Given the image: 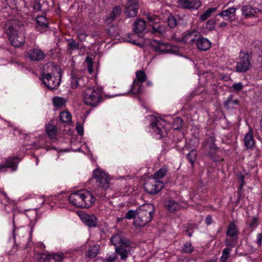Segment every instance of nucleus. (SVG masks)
I'll return each mask as SVG.
<instances>
[{
    "instance_id": "9b49d317",
    "label": "nucleus",
    "mask_w": 262,
    "mask_h": 262,
    "mask_svg": "<svg viewBox=\"0 0 262 262\" xmlns=\"http://www.w3.org/2000/svg\"><path fill=\"white\" fill-rule=\"evenodd\" d=\"M215 137L214 135L212 133L202 144L203 148L208 152L209 156H212L218 149L217 146L215 144Z\"/></svg>"
},
{
    "instance_id": "49530a36",
    "label": "nucleus",
    "mask_w": 262,
    "mask_h": 262,
    "mask_svg": "<svg viewBox=\"0 0 262 262\" xmlns=\"http://www.w3.org/2000/svg\"><path fill=\"white\" fill-rule=\"evenodd\" d=\"M167 24L170 28H175L177 25L176 17L172 15H170L167 18Z\"/></svg>"
},
{
    "instance_id": "aec40b11",
    "label": "nucleus",
    "mask_w": 262,
    "mask_h": 262,
    "mask_svg": "<svg viewBox=\"0 0 262 262\" xmlns=\"http://www.w3.org/2000/svg\"><path fill=\"white\" fill-rule=\"evenodd\" d=\"M122 12L120 6H115L112 8L109 15L105 19V23L107 25H110L114 20L118 18Z\"/></svg>"
},
{
    "instance_id": "5701e85b",
    "label": "nucleus",
    "mask_w": 262,
    "mask_h": 262,
    "mask_svg": "<svg viewBox=\"0 0 262 262\" xmlns=\"http://www.w3.org/2000/svg\"><path fill=\"white\" fill-rule=\"evenodd\" d=\"M200 34L198 31H191L184 36L183 40L186 44L193 46L195 44L197 39L199 38Z\"/></svg>"
},
{
    "instance_id": "f257e3e1",
    "label": "nucleus",
    "mask_w": 262,
    "mask_h": 262,
    "mask_svg": "<svg viewBox=\"0 0 262 262\" xmlns=\"http://www.w3.org/2000/svg\"><path fill=\"white\" fill-rule=\"evenodd\" d=\"M111 244L115 247V252L107 254L103 262H115L118 257L122 261H126L132 254V242L122 233L114 234L110 238Z\"/></svg>"
},
{
    "instance_id": "473e14b6",
    "label": "nucleus",
    "mask_w": 262,
    "mask_h": 262,
    "mask_svg": "<svg viewBox=\"0 0 262 262\" xmlns=\"http://www.w3.org/2000/svg\"><path fill=\"white\" fill-rule=\"evenodd\" d=\"M168 171V167L164 166L154 173V178L156 180L163 178L166 175Z\"/></svg>"
},
{
    "instance_id": "13d9d810",
    "label": "nucleus",
    "mask_w": 262,
    "mask_h": 262,
    "mask_svg": "<svg viewBox=\"0 0 262 262\" xmlns=\"http://www.w3.org/2000/svg\"><path fill=\"white\" fill-rule=\"evenodd\" d=\"M212 219L211 216L208 215L206 216L205 219L206 224L207 225H209L212 223Z\"/></svg>"
},
{
    "instance_id": "393cba45",
    "label": "nucleus",
    "mask_w": 262,
    "mask_h": 262,
    "mask_svg": "<svg viewBox=\"0 0 262 262\" xmlns=\"http://www.w3.org/2000/svg\"><path fill=\"white\" fill-rule=\"evenodd\" d=\"M81 219L86 226L90 227H94L97 226V220L94 215L84 214L81 216Z\"/></svg>"
},
{
    "instance_id": "3c124183",
    "label": "nucleus",
    "mask_w": 262,
    "mask_h": 262,
    "mask_svg": "<svg viewBox=\"0 0 262 262\" xmlns=\"http://www.w3.org/2000/svg\"><path fill=\"white\" fill-rule=\"evenodd\" d=\"M232 88L235 91H239L243 88V85L241 82L234 83Z\"/></svg>"
},
{
    "instance_id": "7c9ffc66",
    "label": "nucleus",
    "mask_w": 262,
    "mask_h": 262,
    "mask_svg": "<svg viewBox=\"0 0 262 262\" xmlns=\"http://www.w3.org/2000/svg\"><path fill=\"white\" fill-rule=\"evenodd\" d=\"M64 258L63 254H55L47 256L43 262H62Z\"/></svg>"
},
{
    "instance_id": "de8ad7c7",
    "label": "nucleus",
    "mask_w": 262,
    "mask_h": 262,
    "mask_svg": "<svg viewBox=\"0 0 262 262\" xmlns=\"http://www.w3.org/2000/svg\"><path fill=\"white\" fill-rule=\"evenodd\" d=\"M27 232L24 228L15 229L13 230V236L14 241L16 240V236H18L20 237L21 235L24 236L25 234H27Z\"/></svg>"
},
{
    "instance_id": "c9c22d12",
    "label": "nucleus",
    "mask_w": 262,
    "mask_h": 262,
    "mask_svg": "<svg viewBox=\"0 0 262 262\" xmlns=\"http://www.w3.org/2000/svg\"><path fill=\"white\" fill-rule=\"evenodd\" d=\"M197 151L195 149H192L187 155V159L190 162L191 166H193L196 159Z\"/></svg>"
},
{
    "instance_id": "f8f14e48",
    "label": "nucleus",
    "mask_w": 262,
    "mask_h": 262,
    "mask_svg": "<svg viewBox=\"0 0 262 262\" xmlns=\"http://www.w3.org/2000/svg\"><path fill=\"white\" fill-rule=\"evenodd\" d=\"M20 159L17 157H9L5 162L0 164V172H6L8 168H11L12 171H15Z\"/></svg>"
},
{
    "instance_id": "6ab92c4d",
    "label": "nucleus",
    "mask_w": 262,
    "mask_h": 262,
    "mask_svg": "<svg viewBox=\"0 0 262 262\" xmlns=\"http://www.w3.org/2000/svg\"><path fill=\"white\" fill-rule=\"evenodd\" d=\"M81 190L73 192L69 197V201L72 205L82 208Z\"/></svg>"
},
{
    "instance_id": "338daca9",
    "label": "nucleus",
    "mask_w": 262,
    "mask_h": 262,
    "mask_svg": "<svg viewBox=\"0 0 262 262\" xmlns=\"http://www.w3.org/2000/svg\"><path fill=\"white\" fill-rule=\"evenodd\" d=\"M85 60H86V61L89 62H91V61H91V59L90 57H87L86 58Z\"/></svg>"
},
{
    "instance_id": "4d7b16f0",
    "label": "nucleus",
    "mask_w": 262,
    "mask_h": 262,
    "mask_svg": "<svg viewBox=\"0 0 262 262\" xmlns=\"http://www.w3.org/2000/svg\"><path fill=\"white\" fill-rule=\"evenodd\" d=\"M3 196L5 199L7 203L10 202V199L7 196V194L4 191H3L2 189H0V196Z\"/></svg>"
},
{
    "instance_id": "e2e57ef3",
    "label": "nucleus",
    "mask_w": 262,
    "mask_h": 262,
    "mask_svg": "<svg viewBox=\"0 0 262 262\" xmlns=\"http://www.w3.org/2000/svg\"><path fill=\"white\" fill-rule=\"evenodd\" d=\"M244 176H242L241 177V183L239 186V188L242 189L243 188V185H244Z\"/></svg>"
},
{
    "instance_id": "8fccbe9b",
    "label": "nucleus",
    "mask_w": 262,
    "mask_h": 262,
    "mask_svg": "<svg viewBox=\"0 0 262 262\" xmlns=\"http://www.w3.org/2000/svg\"><path fill=\"white\" fill-rule=\"evenodd\" d=\"M257 219L256 217H252L251 221L248 223V226L251 228H255L257 226Z\"/></svg>"
},
{
    "instance_id": "39448f33",
    "label": "nucleus",
    "mask_w": 262,
    "mask_h": 262,
    "mask_svg": "<svg viewBox=\"0 0 262 262\" xmlns=\"http://www.w3.org/2000/svg\"><path fill=\"white\" fill-rule=\"evenodd\" d=\"M103 100L102 89L98 87H87L83 92L84 103L91 107L97 106Z\"/></svg>"
},
{
    "instance_id": "f03ea898",
    "label": "nucleus",
    "mask_w": 262,
    "mask_h": 262,
    "mask_svg": "<svg viewBox=\"0 0 262 262\" xmlns=\"http://www.w3.org/2000/svg\"><path fill=\"white\" fill-rule=\"evenodd\" d=\"M5 29L13 46L18 48L24 44V28L19 21L16 19L8 20L6 24Z\"/></svg>"
},
{
    "instance_id": "58836bf2",
    "label": "nucleus",
    "mask_w": 262,
    "mask_h": 262,
    "mask_svg": "<svg viewBox=\"0 0 262 262\" xmlns=\"http://www.w3.org/2000/svg\"><path fill=\"white\" fill-rule=\"evenodd\" d=\"M238 241L237 237H228L226 238L225 240V244L228 248L230 247V248L234 247L235 245L237 244Z\"/></svg>"
},
{
    "instance_id": "37998d69",
    "label": "nucleus",
    "mask_w": 262,
    "mask_h": 262,
    "mask_svg": "<svg viewBox=\"0 0 262 262\" xmlns=\"http://www.w3.org/2000/svg\"><path fill=\"white\" fill-rule=\"evenodd\" d=\"M53 102L55 106L58 107H61L65 105L66 101L65 100L61 97H54L53 99Z\"/></svg>"
},
{
    "instance_id": "4be33fe9",
    "label": "nucleus",
    "mask_w": 262,
    "mask_h": 262,
    "mask_svg": "<svg viewBox=\"0 0 262 262\" xmlns=\"http://www.w3.org/2000/svg\"><path fill=\"white\" fill-rule=\"evenodd\" d=\"M236 9L234 7H230L222 11L219 15L226 20L232 21L235 19Z\"/></svg>"
},
{
    "instance_id": "0eeeda50",
    "label": "nucleus",
    "mask_w": 262,
    "mask_h": 262,
    "mask_svg": "<svg viewBox=\"0 0 262 262\" xmlns=\"http://www.w3.org/2000/svg\"><path fill=\"white\" fill-rule=\"evenodd\" d=\"M150 46L156 52L161 53H176L178 49L176 46L161 42L159 40H154L150 43Z\"/></svg>"
},
{
    "instance_id": "2eb2a0df",
    "label": "nucleus",
    "mask_w": 262,
    "mask_h": 262,
    "mask_svg": "<svg viewBox=\"0 0 262 262\" xmlns=\"http://www.w3.org/2000/svg\"><path fill=\"white\" fill-rule=\"evenodd\" d=\"M27 56L32 61H40L46 56L44 52L39 48L30 49L27 52Z\"/></svg>"
},
{
    "instance_id": "1a4fd4ad",
    "label": "nucleus",
    "mask_w": 262,
    "mask_h": 262,
    "mask_svg": "<svg viewBox=\"0 0 262 262\" xmlns=\"http://www.w3.org/2000/svg\"><path fill=\"white\" fill-rule=\"evenodd\" d=\"M163 122L164 121L161 119L154 118V120L150 124L154 136L157 139L162 138L166 134L165 129L162 124Z\"/></svg>"
},
{
    "instance_id": "774afa93",
    "label": "nucleus",
    "mask_w": 262,
    "mask_h": 262,
    "mask_svg": "<svg viewBox=\"0 0 262 262\" xmlns=\"http://www.w3.org/2000/svg\"><path fill=\"white\" fill-rule=\"evenodd\" d=\"M260 124L261 129L262 130V117H261V119L260 120Z\"/></svg>"
},
{
    "instance_id": "5fc2aeb1",
    "label": "nucleus",
    "mask_w": 262,
    "mask_h": 262,
    "mask_svg": "<svg viewBox=\"0 0 262 262\" xmlns=\"http://www.w3.org/2000/svg\"><path fill=\"white\" fill-rule=\"evenodd\" d=\"M215 24V20L213 19H210L207 23V27L208 28L211 30L214 28Z\"/></svg>"
},
{
    "instance_id": "6e6552de",
    "label": "nucleus",
    "mask_w": 262,
    "mask_h": 262,
    "mask_svg": "<svg viewBox=\"0 0 262 262\" xmlns=\"http://www.w3.org/2000/svg\"><path fill=\"white\" fill-rule=\"evenodd\" d=\"M164 187L162 181H158L154 178L146 181L144 184L145 190L149 194H155L159 192Z\"/></svg>"
},
{
    "instance_id": "ddd939ff",
    "label": "nucleus",
    "mask_w": 262,
    "mask_h": 262,
    "mask_svg": "<svg viewBox=\"0 0 262 262\" xmlns=\"http://www.w3.org/2000/svg\"><path fill=\"white\" fill-rule=\"evenodd\" d=\"M138 9L139 4L137 0H127L125 10V13L127 17L136 16Z\"/></svg>"
},
{
    "instance_id": "c03bdc74",
    "label": "nucleus",
    "mask_w": 262,
    "mask_h": 262,
    "mask_svg": "<svg viewBox=\"0 0 262 262\" xmlns=\"http://www.w3.org/2000/svg\"><path fill=\"white\" fill-rule=\"evenodd\" d=\"M79 49V44L77 43L74 39H71L68 45L67 50L68 51H73L78 50Z\"/></svg>"
},
{
    "instance_id": "2f4dec72",
    "label": "nucleus",
    "mask_w": 262,
    "mask_h": 262,
    "mask_svg": "<svg viewBox=\"0 0 262 262\" xmlns=\"http://www.w3.org/2000/svg\"><path fill=\"white\" fill-rule=\"evenodd\" d=\"M46 133L51 139H55L57 136V128L52 124H48L46 125Z\"/></svg>"
},
{
    "instance_id": "20e7f679",
    "label": "nucleus",
    "mask_w": 262,
    "mask_h": 262,
    "mask_svg": "<svg viewBox=\"0 0 262 262\" xmlns=\"http://www.w3.org/2000/svg\"><path fill=\"white\" fill-rule=\"evenodd\" d=\"M93 178L95 179L97 187L95 190L96 194L101 199L105 198L104 191L110 187V176L103 170L97 168L93 171Z\"/></svg>"
},
{
    "instance_id": "09e8293b",
    "label": "nucleus",
    "mask_w": 262,
    "mask_h": 262,
    "mask_svg": "<svg viewBox=\"0 0 262 262\" xmlns=\"http://www.w3.org/2000/svg\"><path fill=\"white\" fill-rule=\"evenodd\" d=\"M137 216V210L134 211L133 210H129L128 211V212L126 213L125 216L124 218L130 220L132 219H134V220H135V218Z\"/></svg>"
},
{
    "instance_id": "a18cd8bd",
    "label": "nucleus",
    "mask_w": 262,
    "mask_h": 262,
    "mask_svg": "<svg viewBox=\"0 0 262 262\" xmlns=\"http://www.w3.org/2000/svg\"><path fill=\"white\" fill-rule=\"evenodd\" d=\"M183 120L180 117L176 118L172 124V127L174 129H178L182 126Z\"/></svg>"
},
{
    "instance_id": "f3484780",
    "label": "nucleus",
    "mask_w": 262,
    "mask_h": 262,
    "mask_svg": "<svg viewBox=\"0 0 262 262\" xmlns=\"http://www.w3.org/2000/svg\"><path fill=\"white\" fill-rule=\"evenodd\" d=\"M178 4L181 8L187 9H198L201 6L197 0H179Z\"/></svg>"
},
{
    "instance_id": "c756f323",
    "label": "nucleus",
    "mask_w": 262,
    "mask_h": 262,
    "mask_svg": "<svg viewBox=\"0 0 262 262\" xmlns=\"http://www.w3.org/2000/svg\"><path fill=\"white\" fill-rule=\"evenodd\" d=\"M145 29V22L141 19H137L134 24V31L137 33H140L142 32Z\"/></svg>"
},
{
    "instance_id": "a19ab883",
    "label": "nucleus",
    "mask_w": 262,
    "mask_h": 262,
    "mask_svg": "<svg viewBox=\"0 0 262 262\" xmlns=\"http://www.w3.org/2000/svg\"><path fill=\"white\" fill-rule=\"evenodd\" d=\"M231 251V248H225L223 249L222 255L220 258L221 262H227L229 257L230 253Z\"/></svg>"
},
{
    "instance_id": "b1692460",
    "label": "nucleus",
    "mask_w": 262,
    "mask_h": 262,
    "mask_svg": "<svg viewBox=\"0 0 262 262\" xmlns=\"http://www.w3.org/2000/svg\"><path fill=\"white\" fill-rule=\"evenodd\" d=\"M85 80H88L86 77H77L74 72L72 73L71 84L73 89H75L78 86H84V82Z\"/></svg>"
},
{
    "instance_id": "4468645a",
    "label": "nucleus",
    "mask_w": 262,
    "mask_h": 262,
    "mask_svg": "<svg viewBox=\"0 0 262 262\" xmlns=\"http://www.w3.org/2000/svg\"><path fill=\"white\" fill-rule=\"evenodd\" d=\"M82 208H89L95 201V198L92 192L85 190H81Z\"/></svg>"
},
{
    "instance_id": "bb28decb",
    "label": "nucleus",
    "mask_w": 262,
    "mask_h": 262,
    "mask_svg": "<svg viewBox=\"0 0 262 262\" xmlns=\"http://www.w3.org/2000/svg\"><path fill=\"white\" fill-rule=\"evenodd\" d=\"M36 20L38 25V27H37L38 31L41 32L48 27V21L47 17L45 16H38Z\"/></svg>"
},
{
    "instance_id": "c85d7f7f",
    "label": "nucleus",
    "mask_w": 262,
    "mask_h": 262,
    "mask_svg": "<svg viewBox=\"0 0 262 262\" xmlns=\"http://www.w3.org/2000/svg\"><path fill=\"white\" fill-rule=\"evenodd\" d=\"M238 231L236 225L233 222H231L228 227L226 235L228 237H237Z\"/></svg>"
},
{
    "instance_id": "f704fd0d",
    "label": "nucleus",
    "mask_w": 262,
    "mask_h": 262,
    "mask_svg": "<svg viewBox=\"0 0 262 262\" xmlns=\"http://www.w3.org/2000/svg\"><path fill=\"white\" fill-rule=\"evenodd\" d=\"M60 120L63 123H69L72 120V116L68 111L60 113Z\"/></svg>"
},
{
    "instance_id": "423d86ee",
    "label": "nucleus",
    "mask_w": 262,
    "mask_h": 262,
    "mask_svg": "<svg viewBox=\"0 0 262 262\" xmlns=\"http://www.w3.org/2000/svg\"><path fill=\"white\" fill-rule=\"evenodd\" d=\"M153 206L150 204L143 205L137 210V216L134 221L136 226L143 227L151 221L153 214Z\"/></svg>"
},
{
    "instance_id": "cd10ccee",
    "label": "nucleus",
    "mask_w": 262,
    "mask_h": 262,
    "mask_svg": "<svg viewBox=\"0 0 262 262\" xmlns=\"http://www.w3.org/2000/svg\"><path fill=\"white\" fill-rule=\"evenodd\" d=\"M164 206L166 209L171 212H174L180 208L179 204L173 200L165 201Z\"/></svg>"
},
{
    "instance_id": "680f3d73",
    "label": "nucleus",
    "mask_w": 262,
    "mask_h": 262,
    "mask_svg": "<svg viewBox=\"0 0 262 262\" xmlns=\"http://www.w3.org/2000/svg\"><path fill=\"white\" fill-rule=\"evenodd\" d=\"M227 26V23L225 21H223V22L221 23L219 25V27L221 28H225Z\"/></svg>"
},
{
    "instance_id": "a211bd4d",
    "label": "nucleus",
    "mask_w": 262,
    "mask_h": 262,
    "mask_svg": "<svg viewBox=\"0 0 262 262\" xmlns=\"http://www.w3.org/2000/svg\"><path fill=\"white\" fill-rule=\"evenodd\" d=\"M147 19L150 23L149 25L151 26V32L152 33L163 35L166 32L167 28L165 26L160 25L157 23H154L151 17L148 16Z\"/></svg>"
},
{
    "instance_id": "bf43d9fd",
    "label": "nucleus",
    "mask_w": 262,
    "mask_h": 262,
    "mask_svg": "<svg viewBox=\"0 0 262 262\" xmlns=\"http://www.w3.org/2000/svg\"><path fill=\"white\" fill-rule=\"evenodd\" d=\"M0 202L3 204L5 206H6L9 204H10L11 203V200H10V202L9 203H7L6 201V200L5 199L3 196H0Z\"/></svg>"
},
{
    "instance_id": "603ef678",
    "label": "nucleus",
    "mask_w": 262,
    "mask_h": 262,
    "mask_svg": "<svg viewBox=\"0 0 262 262\" xmlns=\"http://www.w3.org/2000/svg\"><path fill=\"white\" fill-rule=\"evenodd\" d=\"M238 103V101L237 99L232 100L231 99H229L225 102V105L226 106H229L230 105H237Z\"/></svg>"
},
{
    "instance_id": "dca6fc26",
    "label": "nucleus",
    "mask_w": 262,
    "mask_h": 262,
    "mask_svg": "<svg viewBox=\"0 0 262 262\" xmlns=\"http://www.w3.org/2000/svg\"><path fill=\"white\" fill-rule=\"evenodd\" d=\"M242 15L244 16L245 18H250L255 17L259 9L251 5H247L243 6L241 8Z\"/></svg>"
},
{
    "instance_id": "72a5a7b5",
    "label": "nucleus",
    "mask_w": 262,
    "mask_h": 262,
    "mask_svg": "<svg viewBox=\"0 0 262 262\" xmlns=\"http://www.w3.org/2000/svg\"><path fill=\"white\" fill-rule=\"evenodd\" d=\"M142 84L140 83L136 80H134V82L130 88L129 92L133 94H138L142 91Z\"/></svg>"
},
{
    "instance_id": "a878e982",
    "label": "nucleus",
    "mask_w": 262,
    "mask_h": 262,
    "mask_svg": "<svg viewBox=\"0 0 262 262\" xmlns=\"http://www.w3.org/2000/svg\"><path fill=\"white\" fill-rule=\"evenodd\" d=\"M244 145L247 148H251L254 146L255 142L254 140L253 134L251 128L248 132L245 135L244 138Z\"/></svg>"
},
{
    "instance_id": "7ed1b4c3",
    "label": "nucleus",
    "mask_w": 262,
    "mask_h": 262,
    "mask_svg": "<svg viewBox=\"0 0 262 262\" xmlns=\"http://www.w3.org/2000/svg\"><path fill=\"white\" fill-rule=\"evenodd\" d=\"M42 82L50 89H56L60 84L61 78L60 67L53 63H47L42 72Z\"/></svg>"
},
{
    "instance_id": "412c9836",
    "label": "nucleus",
    "mask_w": 262,
    "mask_h": 262,
    "mask_svg": "<svg viewBox=\"0 0 262 262\" xmlns=\"http://www.w3.org/2000/svg\"><path fill=\"white\" fill-rule=\"evenodd\" d=\"M195 45L200 51H207L211 47V43L207 38L202 37L200 34L199 38L197 39Z\"/></svg>"
},
{
    "instance_id": "0e129e2a",
    "label": "nucleus",
    "mask_w": 262,
    "mask_h": 262,
    "mask_svg": "<svg viewBox=\"0 0 262 262\" xmlns=\"http://www.w3.org/2000/svg\"><path fill=\"white\" fill-rule=\"evenodd\" d=\"M33 231V227L32 226L31 227L30 231V233H29V235H30L29 240L31 238V236H32V234Z\"/></svg>"
},
{
    "instance_id": "79ce46f5",
    "label": "nucleus",
    "mask_w": 262,
    "mask_h": 262,
    "mask_svg": "<svg viewBox=\"0 0 262 262\" xmlns=\"http://www.w3.org/2000/svg\"><path fill=\"white\" fill-rule=\"evenodd\" d=\"M181 251L184 253H191L194 251V248L190 242H187L184 244Z\"/></svg>"
},
{
    "instance_id": "ea45409f",
    "label": "nucleus",
    "mask_w": 262,
    "mask_h": 262,
    "mask_svg": "<svg viewBox=\"0 0 262 262\" xmlns=\"http://www.w3.org/2000/svg\"><path fill=\"white\" fill-rule=\"evenodd\" d=\"M137 79H136L140 83L145 82L146 80V76L145 72L142 70L137 71L136 72Z\"/></svg>"
},
{
    "instance_id": "69168bd1",
    "label": "nucleus",
    "mask_w": 262,
    "mask_h": 262,
    "mask_svg": "<svg viewBox=\"0 0 262 262\" xmlns=\"http://www.w3.org/2000/svg\"><path fill=\"white\" fill-rule=\"evenodd\" d=\"M126 41L129 42H132V43H133L134 44H135V45H139V43H136L135 42V41H134H134H132V40H129V39H126Z\"/></svg>"
},
{
    "instance_id": "864d4df0",
    "label": "nucleus",
    "mask_w": 262,
    "mask_h": 262,
    "mask_svg": "<svg viewBox=\"0 0 262 262\" xmlns=\"http://www.w3.org/2000/svg\"><path fill=\"white\" fill-rule=\"evenodd\" d=\"M257 246L260 247L262 242V234L261 233H258L256 235V240L255 241Z\"/></svg>"
},
{
    "instance_id": "6e6d98bb",
    "label": "nucleus",
    "mask_w": 262,
    "mask_h": 262,
    "mask_svg": "<svg viewBox=\"0 0 262 262\" xmlns=\"http://www.w3.org/2000/svg\"><path fill=\"white\" fill-rule=\"evenodd\" d=\"M77 35H78V39L81 41H85L86 38V37L88 36L87 34H86L85 33H79Z\"/></svg>"
},
{
    "instance_id": "4c0bfd02",
    "label": "nucleus",
    "mask_w": 262,
    "mask_h": 262,
    "mask_svg": "<svg viewBox=\"0 0 262 262\" xmlns=\"http://www.w3.org/2000/svg\"><path fill=\"white\" fill-rule=\"evenodd\" d=\"M216 11V8H210L205 11L200 17V19L202 21L206 20L208 17L211 16V14Z\"/></svg>"
},
{
    "instance_id": "e433bc0d",
    "label": "nucleus",
    "mask_w": 262,
    "mask_h": 262,
    "mask_svg": "<svg viewBox=\"0 0 262 262\" xmlns=\"http://www.w3.org/2000/svg\"><path fill=\"white\" fill-rule=\"evenodd\" d=\"M99 251V246L98 245L92 246L89 249L88 255L90 258H94L97 255Z\"/></svg>"
},
{
    "instance_id": "052dcab7",
    "label": "nucleus",
    "mask_w": 262,
    "mask_h": 262,
    "mask_svg": "<svg viewBox=\"0 0 262 262\" xmlns=\"http://www.w3.org/2000/svg\"><path fill=\"white\" fill-rule=\"evenodd\" d=\"M76 130L79 135H83V128L81 126H80V125L76 126Z\"/></svg>"
},
{
    "instance_id": "9d476101",
    "label": "nucleus",
    "mask_w": 262,
    "mask_h": 262,
    "mask_svg": "<svg viewBox=\"0 0 262 262\" xmlns=\"http://www.w3.org/2000/svg\"><path fill=\"white\" fill-rule=\"evenodd\" d=\"M249 56L248 54L240 52L239 60L237 62L236 70L238 72H245L248 70L250 67Z\"/></svg>"
}]
</instances>
